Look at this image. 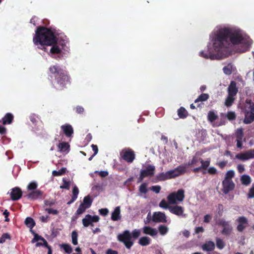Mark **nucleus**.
<instances>
[{
    "label": "nucleus",
    "instance_id": "nucleus-1",
    "mask_svg": "<svg viewBox=\"0 0 254 254\" xmlns=\"http://www.w3.org/2000/svg\"><path fill=\"white\" fill-rule=\"evenodd\" d=\"M214 50L220 52L214 58H226L230 55V48L232 45H241L242 48L238 50L240 53L247 51L252 42L244 37L242 31L236 28L224 27L216 31L212 38Z\"/></svg>",
    "mask_w": 254,
    "mask_h": 254
},
{
    "label": "nucleus",
    "instance_id": "nucleus-2",
    "mask_svg": "<svg viewBox=\"0 0 254 254\" xmlns=\"http://www.w3.org/2000/svg\"><path fill=\"white\" fill-rule=\"evenodd\" d=\"M55 31L51 28L43 26L37 28L35 36L33 37V42L35 45H38V48L46 52L45 46H52L50 49L52 54H59L64 49L65 44L57 42V38L55 34Z\"/></svg>",
    "mask_w": 254,
    "mask_h": 254
},
{
    "label": "nucleus",
    "instance_id": "nucleus-3",
    "mask_svg": "<svg viewBox=\"0 0 254 254\" xmlns=\"http://www.w3.org/2000/svg\"><path fill=\"white\" fill-rule=\"evenodd\" d=\"M49 76L54 77L51 84L53 88L57 91H61L70 84V77L67 71L64 70L58 64L53 65L49 68Z\"/></svg>",
    "mask_w": 254,
    "mask_h": 254
},
{
    "label": "nucleus",
    "instance_id": "nucleus-4",
    "mask_svg": "<svg viewBox=\"0 0 254 254\" xmlns=\"http://www.w3.org/2000/svg\"><path fill=\"white\" fill-rule=\"evenodd\" d=\"M243 110L245 114L244 123L245 124H251L254 121V103L251 100H247Z\"/></svg>",
    "mask_w": 254,
    "mask_h": 254
},
{
    "label": "nucleus",
    "instance_id": "nucleus-5",
    "mask_svg": "<svg viewBox=\"0 0 254 254\" xmlns=\"http://www.w3.org/2000/svg\"><path fill=\"white\" fill-rule=\"evenodd\" d=\"M117 239L119 242L124 244L127 249L130 250L133 245L134 242L128 230H125L122 233L119 234L117 236Z\"/></svg>",
    "mask_w": 254,
    "mask_h": 254
},
{
    "label": "nucleus",
    "instance_id": "nucleus-6",
    "mask_svg": "<svg viewBox=\"0 0 254 254\" xmlns=\"http://www.w3.org/2000/svg\"><path fill=\"white\" fill-rule=\"evenodd\" d=\"M185 190L179 189L176 192H173L167 196V200L169 204H175L177 201L181 202L185 198Z\"/></svg>",
    "mask_w": 254,
    "mask_h": 254
},
{
    "label": "nucleus",
    "instance_id": "nucleus-7",
    "mask_svg": "<svg viewBox=\"0 0 254 254\" xmlns=\"http://www.w3.org/2000/svg\"><path fill=\"white\" fill-rule=\"evenodd\" d=\"M121 157L128 163L133 162L135 158L134 151L129 148H124L120 153Z\"/></svg>",
    "mask_w": 254,
    "mask_h": 254
},
{
    "label": "nucleus",
    "instance_id": "nucleus-8",
    "mask_svg": "<svg viewBox=\"0 0 254 254\" xmlns=\"http://www.w3.org/2000/svg\"><path fill=\"white\" fill-rule=\"evenodd\" d=\"M186 168L187 167L185 166L180 165L173 170L167 171V175L170 179L174 178L185 173L186 171Z\"/></svg>",
    "mask_w": 254,
    "mask_h": 254
},
{
    "label": "nucleus",
    "instance_id": "nucleus-9",
    "mask_svg": "<svg viewBox=\"0 0 254 254\" xmlns=\"http://www.w3.org/2000/svg\"><path fill=\"white\" fill-rule=\"evenodd\" d=\"M100 218L97 215L92 216L90 214H87L85 217L82 219V224L85 227L89 226H93V222H97L99 221Z\"/></svg>",
    "mask_w": 254,
    "mask_h": 254
},
{
    "label": "nucleus",
    "instance_id": "nucleus-10",
    "mask_svg": "<svg viewBox=\"0 0 254 254\" xmlns=\"http://www.w3.org/2000/svg\"><path fill=\"white\" fill-rule=\"evenodd\" d=\"M218 225L223 227L221 231L223 235L229 236L231 233L233 227L229 224V222L226 221L224 219H220L218 222Z\"/></svg>",
    "mask_w": 254,
    "mask_h": 254
},
{
    "label": "nucleus",
    "instance_id": "nucleus-11",
    "mask_svg": "<svg viewBox=\"0 0 254 254\" xmlns=\"http://www.w3.org/2000/svg\"><path fill=\"white\" fill-rule=\"evenodd\" d=\"M222 191L225 194H227L230 191L233 190L235 188V184L232 180H227L224 179L222 181Z\"/></svg>",
    "mask_w": 254,
    "mask_h": 254
},
{
    "label": "nucleus",
    "instance_id": "nucleus-12",
    "mask_svg": "<svg viewBox=\"0 0 254 254\" xmlns=\"http://www.w3.org/2000/svg\"><path fill=\"white\" fill-rule=\"evenodd\" d=\"M152 221L156 223H166L167 221V217L164 212H155L153 214Z\"/></svg>",
    "mask_w": 254,
    "mask_h": 254
},
{
    "label": "nucleus",
    "instance_id": "nucleus-13",
    "mask_svg": "<svg viewBox=\"0 0 254 254\" xmlns=\"http://www.w3.org/2000/svg\"><path fill=\"white\" fill-rule=\"evenodd\" d=\"M236 221L239 223L237 227V230L239 232L243 231L248 225V219L244 216L239 217Z\"/></svg>",
    "mask_w": 254,
    "mask_h": 254
},
{
    "label": "nucleus",
    "instance_id": "nucleus-14",
    "mask_svg": "<svg viewBox=\"0 0 254 254\" xmlns=\"http://www.w3.org/2000/svg\"><path fill=\"white\" fill-rule=\"evenodd\" d=\"M10 195L11 200L16 201L21 197L22 191L19 188L15 187L11 190Z\"/></svg>",
    "mask_w": 254,
    "mask_h": 254
},
{
    "label": "nucleus",
    "instance_id": "nucleus-15",
    "mask_svg": "<svg viewBox=\"0 0 254 254\" xmlns=\"http://www.w3.org/2000/svg\"><path fill=\"white\" fill-rule=\"evenodd\" d=\"M155 167L152 165H148L145 169H142L140 173L145 177L152 176L154 174Z\"/></svg>",
    "mask_w": 254,
    "mask_h": 254
},
{
    "label": "nucleus",
    "instance_id": "nucleus-16",
    "mask_svg": "<svg viewBox=\"0 0 254 254\" xmlns=\"http://www.w3.org/2000/svg\"><path fill=\"white\" fill-rule=\"evenodd\" d=\"M64 133L66 137H71L73 134V129L72 126L68 124H64L61 126Z\"/></svg>",
    "mask_w": 254,
    "mask_h": 254
},
{
    "label": "nucleus",
    "instance_id": "nucleus-17",
    "mask_svg": "<svg viewBox=\"0 0 254 254\" xmlns=\"http://www.w3.org/2000/svg\"><path fill=\"white\" fill-rule=\"evenodd\" d=\"M169 211L171 213L178 216H181L184 213V208L181 206L175 205L169 207Z\"/></svg>",
    "mask_w": 254,
    "mask_h": 254
},
{
    "label": "nucleus",
    "instance_id": "nucleus-18",
    "mask_svg": "<svg viewBox=\"0 0 254 254\" xmlns=\"http://www.w3.org/2000/svg\"><path fill=\"white\" fill-rule=\"evenodd\" d=\"M228 95L235 96L238 92V89L237 87L236 82L232 81L228 88Z\"/></svg>",
    "mask_w": 254,
    "mask_h": 254
},
{
    "label": "nucleus",
    "instance_id": "nucleus-19",
    "mask_svg": "<svg viewBox=\"0 0 254 254\" xmlns=\"http://www.w3.org/2000/svg\"><path fill=\"white\" fill-rule=\"evenodd\" d=\"M143 234L149 235L152 237H154L158 234L157 230L148 226H145L142 228Z\"/></svg>",
    "mask_w": 254,
    "mask_h": 254
},
{
    "label": "nucleus",
    "instance_id": "nucleus-20",
    "mask_svg": "<svg viewBox=\"0 0 254 254\" xmlns=\"http://www.w3.org/2000/svg\"><path fill=\"white\" fill-rule=\"evenodd\" d=\"M43 194V192L39 190H37L34 191H32L29 194L27 195V198L35 200L39 198H41Z\"/></svg>",
    "mask_w": 254,
    "mask_h": 254
},
{
    "label": "nucleus",
    "instance_id": "nucleus-21",
    "mask_svg": "<svg viewBox=\"0 0 254 254\" xmlns=\"http://www.w3.org/2000/svg\"><path fill=\"white\" fill-rule=\"evenodd\" d=\"M201 248L203 251L211 252L215 249V244L212 241H207L202 245Z\"/></svg>",
    "mask_w": 254,
    "mask_h": 254
},
{
    "label": "nucleus",
    "instance_id": "nucleus-22",
    "mask_svg": "<svg viewBox=\"0 0 254 254\" xmlns=\"http://www.w3.org/2000/svg\"><path fill=\"white\" fill-rule=\"evenodd\" d=\"M215 52H216V54H213L211 52H208V53H205L204 51H201L199 53V55L203 57V58H204L205 59H210L211 60H214V59H217V60H219V59H223V58H212V56L213 55H218L220 52H218V51H216L215 50H214Z\"/></svg>",
    "mask_w": 254,
    "mask_h": 254
},
{
    "label": "nucleus",
    "instance_id": "nucleus-23",
    "mask_svg": "<svg viewBox=\"0 0 254 254\" xmlns=\"http://www.w3.org/2000/svg\"><path fill=\"white\" fill-rule=\"evenodd\" d=\"M14 117L11 113H6L2 119L3 125L11 124L13 121Z\"/></svg>",
    "mask_w": 254,
    "mask_h": 254
},
{
    "label": "nucleus",
    "instance_id": "nucleus-24",
    "mask_svg": "<svg viewBox=\"0 0 254 254\" xmlns=\"http://www.w3.org/2000/svg\"><path fill=\"white\" fill-rule=\"evenodd\" d=\"M121 210L120 207H116L114 211L112 213L111 219L113 221H118L121 219V216L120 215Z\"/></svg>",
    "mask_w": 254,
    "mask_h": 254
},
{
    "label": "nucleus",
    "instance_id": "nucleus-25",
    "mask_svg": "<svg viewBox=\"0 0 254 254\" xmlns=\"http://www.w3.org/2000/svg\"><path fill=\"white\" fill-rule=\"evenodd\" d=\"M251 155V154L250 153V151L248 150L244 153H241L236 155V157L240 160H247L251 159L252 156Z\"/></svg>",
    "mask_w": 254,
    "mask_h": 254
},
{
    "label": "nucleus",
    "instance_id": "nucleus-26",
    "mask_svg": "<svg viewBox=\"0 0 254 254\" xmlns=\"http://www.w3.org/2000/svg\"><path fill=\"white\" fill-rule=\"evenodd\" d=\"M72 195L70 200L67 202V204H70L73 203L77 198L78 194L79 193V190L76 186H74L72 190Z\"/></svg>",
    "mask_w": 254,
    "mask_h": 254
},
{
    "label": "nucleus",
    "instance_id": "nucleus-27",
    "mask_svg": "<svg viewBox=\"0 0 254 254\" xmlns=\"http://www.w3.org/2000/svg\"><path fill=\"white\" fill-rule=\"evenodd\" d=\"M59 151L61 152H65L69 151V145L67 142H63L59 143L58 145Z\"/></svg>",
    "mask_w": 254,
    "mask_h": 254
},
{
    "label": "nucleus",
    "instance_id": "nucleus-28",
    "mask_svg": "<svg viewBox=\"0 0 254 254\" xmlns=\"http://www.w3.org/2000/svg\"><path fill=\"white\" fill-rule=\"evenodd\" d=\"M150 238L146 236L141 237L138 241V244L142 246H147L150 244Z\"/></svg>",
    "mask_w": 254,
    "mask_h": 254
},
{
    "label": "nucleus",
    "instance_id": "nucleus-29",
    "mask_svg": "<svg viewBox=\"0 0 254 254\" xmlns=\"http://www.w3.org/2000/svg\"><path fill=\"white\" fill-rule=\"evenodd\" d=\"M177 112H178V116L181 119L186 118L188 117V112L185 109V108L184 107H180L178 110Z\"/></svg>",
    "mask_w": 254,
    "mask_h": 254
},
{
    "label": "nucleus",
    "instance_id": "nucleus-30",
    "mask_svg": "<svg viewBox=\"0 0 254 254\" xmlns=\"http://www.w3.org/2000/svg\"><path fill=\"white\" fill-rule=\"evenodd\" d=\"M242 184L243 185L248 186L251 183V178L248 175H243L240 178Z\"/></svg>",
    "mask_w": 254,
    "mask_h": 254
},
{
    "label": "nucleus",
    "instance_id": "nucleus-31",
    "mask_svg": "<svg viewBox=\"0 0 254 254\" xmlns=\"http://www.w3.org/2000/svg\"><path fill=\"white\" fill-rule=\"evenodd\" d=\"M218 115L213 111H210L208 113L207 120L210 123L214 122L218 119Z\"/></svg>",
    "mask_w": 254,
    "mask_h": 254
},
{
    "label": "nucleus",
    "instance_id": "nucleus-32",
    "mask_svg": "<svg viewBox=\"0 0 254 254\" xmlns=\"http://www.w3.org/2000/svg\"><path fill=\"white\" fill-rule=\"evenodd\" d=\"M167 174L168 173L167 172L165 173H160L156 176V178L158 181H164L165 180L170 179Z\"/></svg>",
    "mask_w": 254,
    "mask_h": 254
},
{
    "label": "nucleus",
    "instance_id": "nucleus-33",
    "mask_svg": "<svg viewBox=\"0 0 254 254\" xmlns=\"http://www.w3.org/2000/svg\"><path fill=\"white\" fill-rule=\"evenodd\" d=\"M201 160V158L198 157L196 156H193L191 160L188 162V165L189 166H191L192 165H197L198 163L200 162Z\"/></svg>",
    "mask_w": 254,
    "mask_h": 254
},
{
    "label": "nucleus",
    "instance_id": "nucleus-34",
    "mask_svg": "<svg viewBox=\"0 0 254 254\" xmlns=\"http://www.w3.org/2000/svg\"><path fill=\"white\" fill-rule=\"evenodd\" d=\"M92 203V199L89 195H87L84 197L83 202L82 203L84 205L86 206V207L89 208L91 206Z\"/></svg>",
    "mask_w": 254,
    "mask_h": 254
},
{
    "label": "nucleus",
    "instance_id": "nucleus-35",
    "mask_svg": "<svg viewBox=\"0 0 254 254\" xmlns=\"http://www.w3.org/2000/svg\"><path fill=\"white\" fill-rule=\"evenodd\" d=\"M209 96L207 93H202L201 95H200L198 98L194 101L195 103H197L198 102H203L205 101L208 100L209 98Z\"/></svg>",
    "mask_w": 254,
    "mask_h": 254
},
{
    "label": "nucleus",
    "instance_id": "nucleus-36",
    "mask_svg": "<svg viewBox=\"0 0 254 254\" xmlns=\"http://www.w3.org/2000/svg\"><path fill=\"white\" fill-rule=\"evenodd\" d=\"M158 229L160 234L162 236L166 235L169 231L168 228L166 226L163 225H159Z\"/></svg>",
    "mask_w": 254,
    "mask_h": 254
},
{
    "label": "nucleus",
    "instance_id": "nucleus-37",
    "mask_svg": "<svg viewBox=\"0 0 254 254\" xmlns=\"http://www.w3.org/2000/svg\"><path fill=\"white\" fill-rule=\"evenodd\" d=\"M25 224L28 227L32 228L35 225V223L33 218L31 217H27L25 220Z\"/></svg>",
    "mask_w": 254,
    "mask_h": 254
},
{
    "label": "nucleus",
    "instance_id": "nucleus-38",
    "mask_svg": "<svg viewBox=\"0 0 254 254\" xmlns=\"http://www.w3.org/2000/svg\"><path fill=\"white\" fill-rule=\"evenodd\" d=\"M66 168H62L59 171H53L52 172V175L54 176H62L66 172Z\"/></svg>",
    "mask_w": 254,
    "mask_h": 254
},
{
    "label": "nucleus",
    "instance_id": "nucleus-39",
    "mask_svg": "<svg viewBox=\"0 0 254 254\" xmlns=\"http://www.w3.org/2000/svg\"><path fill=\"white\" fill-rule=\"evenodd\" d=\"M234 96H230L228 95V97L226 99L225 105L229 107L232 106V104L233 103L235 98H234Z\"/></svg>",
    "mask_w": 254,
    "mask_h": 254
},
{
    "label": "nucleus",
    "instance_id": "nucleus-40",
    "mask_svg": "<svg viewBox=\"0 0 254 254\" xmlns=\"http://www.w3.org/2000/svg\"><path fill=\"white\" fill-rule=\"evenodd\" d=\"M61 248L63 249L64 252L67 254H71L72 249L70 245L67 244H63L61 245Z\"/></svg>",
    "mask_w": 254,
    "mask_h": 254
},
{
    "label": "nucleus",
    "instance_id": "nucleus-41",
    "mask_svg": "<svg viewBox=\"0 0 254 254\" xmlns=\"http://www.w3.org/2000/svg\"><path fill=\"white\" fill-rule=\"evenodd\" d=\"M88 208L86 207V206L84 205L82 203L79 205L77 210L76 211L75 214L76 215H80L85 212L86 209Z\"/></svg>",
    "mask_w": 254,
    "mask_h": 254
},
{
    "label": "nucleus",
    "instance_id": "nucleus-42",
    "mask_svg": "<svg viewBox=\"0 0 254 254\" xmlns=\"http://www.w3.org/2000/svg\"><path fill=\"white\" fill-rule=\"evenodd\" d=\"M200 163H201L200 168H201V169L202 170H205L207 169L208 167L210 165V161L209 160L204 161L201 158V160L200 161Z\"/></svg>",
    "mask_w": 254,
    "mask_h": 254
},
{
    "label": "nucleus",
    "instance_id": "nucleus-43",
    "mask_svg": "<svg viewBox=\"0 0 254 254\" xmlns=\"http://www.w3.org/2000/svg\"><path fill=\"white\" fill-rule=\"evenodd\" d=\"M236 140H242L244 137L243 130L242 128L237 129L236 132Z\"/></svg>",
    "mask_w": 254,
    "mask_h": 254
},
{
    "label": "nucleus",
    "instance_id": "nucleus-44",
    "mask_svg": "<svg viewBox=\"0 0 254 254\" xmlns=\"http://www.w3.org/2000/svg\"><path fill=\"white\" fill-rule=\"evenodd\" d=\"M130 234L131 238H133L134 239H136L140 236L141 234V230L140 229H135L133 230Z\"/></svg>",
    "mask_w": 254,
    "mask_h": 254
},
{
    "label": "nucleus",
    "instance_id": "nucleus-45",
    "mask_svg": "<svg viewBox=\"0 0 254 254\" xmlns=\"http://www.w3.org/2000/svg\"><path fill=\"white\" fill-rule=\"evenodd\" d=\"M38 184L36 182H30L27 187V189L29 190H35L37 188Z\"/></svg>",
    "mask_w": 254,
    "mask_h": 254
},
{
    "label": "nucleus",
    "instance_id": "nucleus-46",
    "mask_svg": "<svg viewBox=\"0 0 254 254\" xmlns=\"http://www.w3.org/2000/svg\"><path fill=\"white\" fill-rule=\"evenodd\" d=\"M216 244L217 247L219 249H220V250L223 249L225 247L224 242L223 241V240L222 239H221L220 238H216Z\"/></svg>",
    "mask_w": 254,
    "mask_h": 254
},
{
    "label": "nucleus",
    "instance_id": "nucleus-47",
    "mask_svg": "<svg viewBox=\"0 0 254 254\" xmlns=\"http://www.w3.org/2000/svg\"><path fill=\"white\" fill-rule=\"evenodd\" d=\"M234 171L233 170H229L226 173L224 179H226L227 180H232V179L234 177Z\"/></svg>",
    "mask_w": 254,
    "mask_h": 254
},
{
    "label": "nucleus",
    "instance_id": "nucleus-48",
    "mask_svg": "<svg viewBox=\"0 0 254 254\" xmlns=\"http://www.w3.org/2000/svg\"><path fill=\"white\" fill-rule=\"evenodd\" d=\"M77 233L74 231L71 234L72 243L74 245H76L78 244L77 242Z\"/></svg>",
    "mask_w": 254,
    "mask_h": 254
},
{
    "label": "nucleus",
    "instance_id": "nucleus-49",
    "mask_svg": "<svg viewBox=\"0 0 254 254\" xmlns=\"http://www.w3.org/2000/svg\"><path fill=\"white\" fill-rule=\"evenodd\" d=\"M147 184L146 183H142L141 184V185L139 186V190L141 193H146L147 191Z\"/></svg>",
    "mask_w": 254,
    "mask_h": 254
},
{
    "label": "nucleus",
    "instance_id": "nucleus-50",
    "mask_svg": "<svg viewBox=\"0 0 254 254\" xmlns=\"http://www.w3.org/2000/svg\"><path fill=\"white\" fill-rule=\"evenodd\" d=\"M29 119L33 124H36L38 122V120L39 119V118L38 115L32 114L29 116Z\"/></svg>",
    "mask_w": 254,
    "mask_h": 254
},
{
    "label": "nucleus",
    "instance_id": "nucleus-51",
    "mask_svg": "<svg viewBox=\"0 0 254 254\" xmlns=\"http://www.w3.org/2000/svg\"><path fill=\"white\" fill-rule=\"evenodd\" d=\"M226 117L229 120L232 121L235 120L236 118V115L234 112L229 111L227 113Z\"/></svg>",
    "mask_w": 254,
    "mask_h": 254
},
{
    "label": "nucleus",
    "instance_id": "nucleus-52",
    "mask_svg": "<svg viewBox=\"0 0 254 254\" xmlns=\"http://www.w3.org/2000/svg\"><path fill=\"white\" fill-rule=\"evenodd\" d=\"M223 72L227 75H230L232 73V66L228 64L223 68Z\"/></svg>",
    "mask_w": 254,
    "mask_h": 254
},
{
    "label": "nucleus",
    "instance_id": "nucleus-53",
    "mask_svg": "<svg viewBox=\"0 0 254 254\" xmlns=\"http://www.w3.org/2000/svg\"><path fill=\"white\" fill-rule=\"evenodd\" d=\"M169 202H167L165 199H162L159 203V206L164 209L168 208L169 209L171 206H169Z\"/></svg>",
    "mask_w": 254,
    "mask_h": 254
},
{
    "label": "nucleus",
    "instance_id": "nucleus-54",
    "mask_svg": "<svg viewBox=\"0 0 254 254\" xmlns=\"http://www.w3.org/2000/svg\"><path fill=\"white\" fill-rule=\"evenodd\" d=\"M248 198H252L254 197V184H253L250 188L249 191L247 194Z\"/></svg>",
    "mask_w": 254,
    "mask_h": 254
},
{
    "label": "nucleus",
    "instance_id": "nucleus-55",
    "mask_svg": "<svg viewBox=\"0 0 254 254\" xmlns=\"http://www.w3.org/2000/svg\"><path fill=\"white\" fill-rule=\"evenodd\" d=\"M63 181L64 184L62 186H60V188L69 190L70 187V182L66 181L64 178L63 179Z\"/></svg>",
    "mask_w": 254,
    "mask_h": 254
},
{
    "label": "nucleus",
    "instance_id": "nucleus-56",
    "mask_svg": "<svg viewBox=\"0 0 254 254\" xmlns=\"http://www.w3.org/2000/svg\"><path fill=\"white\" fill-rule=\"evenodd\" d=\"M10 235L7 233H4L2 234L1 237L0 238V243H3L5 242L6 239H10Z\"/></svg>",
    "mask_w": 254,
    "mask_h": 254
},
{
    "label": "nucleus",
    "instance_id": "nucleus-57",
    "mask_svg": "<svg viewBox=\"0 0 254 254\" xmlns=\"http://www.w3.org/2000/svg\"><path fill=\"white\" fill-rule=\"evenodd\" d=\"M207 173L210 175H213L217 174V170L215 167H211L207 169Z\"/></svg>",
    "mask_w": 254,
    "mask_h": 254
},
{
    "label": "nucleus",
    "instance_id": "nucleus-58",
    "mask_svg": "<svg viewBox=\"0 0 254 254\" xmlns=\"http://www.w3.org/2000/svg\"><path fill=\"white\" fill-rule=\"evenodd\" d=\"M42 241L44 240V238L42 237V236L39 235L38 234L35 233L34 234V237L32 240V243H34L35 242H37L38 241Z\"/></svg>",
    "mask_w": 254,
    "mask_h": 254
},
{
    "label": "nucleus",
    "instance_id": "nucleus-59",
    "mask_svg": "<svg viewBox=\"0 0 254 254\" xmlns=\"http://www.w3.org/2000/svg\"><path fill=\"white\" fill-rule=\"evenodd\" d=\"M45 211L47 212L49 214H52L54 215H57L59 213V211L56 209H53V208H46Z\"/></svg>",
    "mask_w": 254,
    "mask_h": 254
},
{
    "label": "nucleus",
    "instance_id": "nucleus-60",
    "mask_svg": "<svg viewBox=\"0 0 254 254\" xmlns=\"http://www.w3.org/2000/svg\"><path fill=\"white\" fill-rule=\"evenodd\" d=\"M161 189L160 186H153L150 188V190L156 193H159Z\"/></svg>",
    "mask_w": 254,
    "mask_h": 254
},
{
    "label": "nucleus",
    "instance_id": "nucleus-61",
    "mask_svg": "<svg viewBox=\"0 0 254 254\" xmlns=\"http://www.w3.org/2000/svg\"><path fill=\"white\" fill-rule=\"evenodd\" d=\"M75 110L77 114H82L84 112L83 107L81 106H77L75 108Z\"/></svg>",
    "mask_w": 254,
    "mask_h": 254
},
{
    "label": "nucleus",
    "instance_id": "nucleus-62",
    "mask_svg": "<svg viewBox=\"0 0 254 254\" xmlns=\"http://www.w3.org/2000/svg\"><path fill=\"white\" fill-rule=\"evenodd\" d=\"M227 163V161H222L219 162H217L216 165H218L220 168L223 169L226 166Z\"/></svg>",
    "mask_w": 254,
    "mask_h": 254
},
{
    "label": "nucleus",
    "instance_id": "nucleus-63",
    "mask_svg": "<svg viewBox=\"0 0 254 254\" xmlns=\"http://www.w3.org/2000/svg\"><path fill=\"white\" fill-rule=\"evenodd\" d=\"M55 202L53 200L50 199H46L44 200V204L46 206H51L55 204Z\"/></svg>",
    "mask_w": 254,
    "mask_h": 254
},
{
    "label": "nucleus",
    "instance_id": "nucleus-64",
    "mask_svg": "<svg viewBox=\"0 0 254 254\" xmlns=\"http://www.w3.org/2000/svg\"><path fill=\"white\" fill-rule=\"evenodd\" d=\"M99 213L103 216L107 215L109 213V210L107 208H101L99 210Z\"/></svg>",
    "mask_w": 254,
    "mask_h": 254
}]
</instances>
